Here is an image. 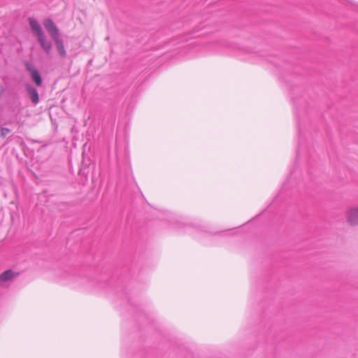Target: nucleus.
<instances>
[{
	"label": "nucleus",
	"instance_id": "nucleus-1",
	"mask_svg": "<svg viewBox=\"0 0 358 358\" xmlns=\"http://www.w3.org/2000/svg\"><path fill=\"white\" fill-rule=\"evenodd\" d=\"M29 22L33 34L37 37L42 48L46 53L49 54L52 48V44L50 42L46 41L41 27L37 21L33 18H29Z\"/></svg>",
	"mask_w": 358,
	"mask_h": 358
},
{
	"label": "nucleus",
	"instance_id": "nucleus-2",
	"mask_svg": "<svg viewBox=\"0 0 358 358\" xmlns=\"http://www.w3.org/2000/svg\"><path fill=\"white\" fill-rule=\"evenodd\" d=\"M345 219L349 226H358V207L348 208L345 212Z\"/></svg>",
	"mask_w": 358,
	"mask_h": 358
},
{
	"label": "nucleus",
	"instance_id": "nucleus-3",
	"mask_svg": "<svg viewBox=\"0 0 358 358\" xmlns=\"http://www.w3.org/2000/svg\"><path fill=\"white\" fill-rule=\"evenodd\" d=\"M19 273L14 272L11 269H8L0 274V285L4 286L7 283L13 282Z\"/></svg>",
	"mask_w": 358,
	"mask_h": 358
},
{
	"label": "nucleus",
	"instance_id": "nucleus-4",
	"mask_svg": "<svg viewBox=\"0 0 358 358\" xmlns=\"http://www.w3.org/2000/svg\"><path fill=\"white\" fill-rule=\"evenodd\" d=\"M43 25L53 40L59 38V30L52 20H45L43 22Z\"/></svg>",
	"mask_w": 358,
	"mask_h": 358
},
{
	"label": "nucleus",
	"instance_id": "nucleus-5",
	"mask_svg": "<svg viewBox=\"0 0 358 358\" xmlns=\"http://www.w3.org/2000/svg\"><path fill=\"white\" fill-rule=\"evenodd\" d=\"M28 70L30 72V74L31 76V78L34 80V82L36 83L37 86H40L42 84V79L41 78V76L38 73V71L34 69L31 68L30 66H28Z\"/></svg>",
	"mask_w": 358,
	"mask_h": 358
},
{
	"label": "nucleus",
	"instance_id": "nucleus-6",
	"mask_svg": "<svg viewBox=\"0 0 358 358\" xmlns=\"http://www.w3.org/2000/svg\"><path fill=\"white\" fill-rule=\"evenodd\" d=\"M54 41L55 43V45L59 52V55L63 58L65 57H66V51H65V48H64L62 40L60 39L59 38H58L57 39H55Z\"/></svg>",
	"mask_w": 358,
	"mask_h": 358
},
{
	"label": "nucleus",
	"instance_id": "nucleus-7",
	"mask_svg": "<svg viewBox=\"0 0 358 358\" xmlns=\"http://www.w3.org/2000/svg\"><path fill=\"white\" fill-rule=\"evenodd\" d=\"M27 91H28V94H29L32 102L34 104L38 103L39 101V96H38V94L36 90L33 88L32 87H28Z\"/></svg>",
	"mask_w": 358,
	"mask_h": 358
},
{
	"label": "nucleus",
	"instance_id": "nucleus-8",
	"mask_svg": "<svg viewBox=\"0 0 358 358\" xmlns=\"http://www.w3.org/2000/svg\"><path fill=\"white\" fill-rule=\"evenodd\" d=\"M10 133V130L8 128L2 127L1 129V136L3 138H5L8 134Z\"/></svg>",
	"mask_w": 358,
	"mask_h": 358
}]
</instances>
